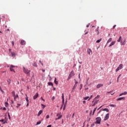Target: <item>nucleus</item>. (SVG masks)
Segmentation results:
<instances>
[{
    "instance_id": "obj_52",
    "label": "nucleus",
    "mask_w": 127,
    "mask_h": 127,
    "mask_svg": "<svg viewBox=\"0 0 127 127\" xmlns=\"http://www.w3.org/2000/svg\"><path fill=\"white\" fill-rule=\"evenodd\" d=\"M42 72H45V69H42Z\"/></svg>"
},
{
    "instance_id": "obj_25",
    "label": "nucleus",
    "mask_w": 127,
    "mask_h": 127,
    "mask_svg": "<svg viewBox=\"0 0 127 127\" xmlns=\"http://www.w3.org/2000/svg\"><path fill=\"white\" fill-rule=\"evenodd\" d=\"M95 31H96V33H97V35H99V34H100V32H99V29H96Z\"/></svg>"
},
{
    "instance_id": "obj_30",
    "label": "nucleus",
    "mask_w": 127,
    "mask_h": 127,
    "mask_svg": "<svg viewBox=\"0 0 127 127\" xmlns=\"http://www.w3.org/2000/svg\"><path fill=\"white\" fill-rule=\"evenodd\" d=\"M109 106L110 107H113V108H115V107H116V105L114 104H111Z\"/></svg>"
},
{
    "instance_id": "obj_49",
    "label": "nucleus",
    "mask_w": 127,
    "mask_h": 127,
    "mask_svg": "<svg viewBox=\"0 0 127 127\" xmlns=\"http://www.w3.org/2000/svg\"><path fill=\"white\" fill-rule=\"evenodd\" d=\"M27 105H26V107H27V106H29V102H27Z\"/></svg>"
},
{
    "instance_id": "obj_44",
    "label": "nucleus",
    "mask_w": 127,
    "mask_h": 127,
    "mask_svg": "<svg viewBox=\"0 0 127 127\" xmlns=\"http://www.w3.org/2000/svg\"><path fill=\"white\" fill-rule=\"evenodd\" d=\"M46 119H49V115H47Z\"/></svg>"
},
{
    "instance_id": "obj_48",
    "label": "nucleus",
    "mask_w": 127,
    "mask_h": 127,
    "mask_svg": "<svg viewBox=\"0 0 127 127\" xmlns=\"http://www.w3.org/2000/svg\"><path fill=\"white\" fill-rule=\"evenodd\" d=\"M0 90L1 92H3L2 89H1V87L0 86Z\"/></svg>"
},
{
    "instance_id": "obj_59",
    "label": "nucleus",
    "mask_w": 127,
    "mask_h": 127,
    "mask_svg": "<svg viewBox=\"0 0 127 127\" xmlns=\"http://www.w3.org/2000/svg\"><path fill=\"white\" fill-rule=\"evenodd\" d=\"M53 90L54 91H55L56 90V88H54Z\"/></svg>"
},
{
    "instance_id": "obj_26",
    "label": "nucleus",
    "mask_w": 127,
    "mask_h": 127,
    "mask_svg": "<svg viewBox=\"0 0 127 127\" xmlns=\"http://www.w3.org/2000/svg\"><path fill=\"white\" fill-rule=\"evenodd\" d=\"M11 54L12 57L15 56V53H13L12 52H11Z\"/></svg>"
},
{
    "instance_id": "obj_4",
    "label": "nucleus",
    "mask_w": 127,
    "mask_h": 127,
    "mask_svg": "<svg viewBox=\"0 0 127 127\" xmlns=\"http://www.w3.org/2000/svg\"><path fill=\"white\" fill-rule=\"evenodd\" d=\"M101 120H102V119H101V117L96 118V124H101Z\"/></svg>"
},
{
    "instance_id": "obj_20",
    "label": "nucleus",
    "mask_w": 127,
    "mask_h": 127,
    "mask_svg": "<svg viewBox=\"0 0 127 127\" xmlns=\"http://www.w3.org/2000/svg\"><path fill=\"white\" fill-rule=\"evenodd\" d=\"M54 83L55 84H56V85H57L58 84V81H57V78H55Z\"/></svg>"
},
{
    "instance_id": "obj_10",
    "label": "nucleus",
    "mask_w": 127,
    "mask_h": 127,
    "mask_svg": "<svg viewBox=\"0 0 127 127\" xmlns=\"http://www.w3.org/2000/svg\"><path fill=\"white\" fill-rule=\"evenodd\" d=\"M57 116L58 117V118H56V121H57V120H60V119L62 118V115H59V113H58Z\"/></svg>"
},
{
    "instance_id": "obj_60",
    "label": "nucleus",
    "mask_w": 127,
    "mask_h": 127,
    "mask_svg": "<svg viewBox=\"0 0 127 127\" xmlns=\"http://www.w3.org/2000/svg\"><path fill=\"white\" fill-rule=\"evenodd\" d=\"M41 64L42 66H43V63H41Z\"/></svg>"
},
{
    "instance_id": "obj_9",
    "label": "nucleus",
    "mask_w": 127,
    "mask_h": 127,
    "mask_svg": "<svg viewBox=\"0 0 127 127\" xmlns=\"http://www.w3.org/2000/svg\"><path fill=\"white\" fill-rule=\"evenodd\" d=\"M38 96H39L38 93H36V94L33 97V99L36 100L37 98H38Z\"/></svg>"
},
{
    "instance_id": "obj_17",
    "label": "nucleus",
    "mask_w": 127,
    "mask_h": 127,
    "mask_svg": "<svg viewBox=\"0 0 127 127\" xmlns=\"http://www.w3.org/2000/svg\"><path fill=\"white\" fill-rule=\"evenodd\" d=\"M127 92L125 91L124 93H122L120 94L119 95V96H120V97H121V96H123V95H127Z\"/></svg>"
},
{
    "instance_id": "obj_40",
    "label": "nucleus",
    "mask_w": 127,
    "mask_h": 127,
    "mask_svg": "<svg viewBox=\"0 0 127 127\" xmlns=\"http://www.w3.org/2000/svg\"><path fill=\"white\" fill-rule=\"evenodd\" d=\"M92 98H93V95H91L90 98L88 99V101H90L91 100V99H92Z\"/></svg>"
},
{
    "instance_id": "obj_24",
    "label": "nucleus",
    "mask_w": 127,
    "mask_h": 127,
    "mask_svg": "<svg viewBox=\"0 0 127 127\" xmlns=\"http://www.w3.org/2000/svg\"><path fill=\"white\" fill-rule=\"evenodd\" d=\"M112 41V38H110L107 42V44H108V43H110V42H111Z\"/></svg>"
},
{
    "instance_id": "obj_29",
    "label": "nucleus",
    "mask_w": 127,
    "mask_h": 127,
    "mask_svg": "<svg viewBox=\"0 0 127 127\" xmlns=\"http://www.w3.org/2000/svg\"><path fill=\"white\" fill-rule=\"evenodd\" d=\"M101 41H102V39H100L99 40H98L97 41H96V43H100V42H101Z\"/></svg>"
},
{
    "instance_id": "obj_61",
    "label": "nucleus",
    "mask_w": 127,
    "mask_h": 127,
    "mask_svg": "<svg viewBox=\"0 0 127 127\" xmlns=\"http://www.w3.org/2000/svg\"><path fill=\"white\" fill-rule=\"evenodd\" d=\"M39 62H40V63H42V62H41V61H39Z\"/></svg>"
},
{
    "instance_id": "obj_34",
    "label": "nucleus",
    "mask_w": 127,
    "mask_h": 127,
    "mask_svg": "<svg viewBox=\"0 0 127 127\" xmlns=\"http://www.w3.org/2000/svg\"><path fill=\"white\" fill-rule=\"evenodd\" d=\"M41 106H42V109H45V107H46V106H45V105H43V104H41Z\"/></svg>"
},
{
    "instance_id": "obj_12",
    "label": "nucleus",
    "mask_w": 127,
    "mask_h": 127,
    "mask_svg": "<svg viewBox=\"0 0 127 127\" xmlns=\"http://www.w3.org/2000/svg\"><path fill=\"white\" fill-rule=\"evenodd\" d=\"M92 50H91V49L87 50V53L89 54V55H91V53H92Z\"/></svg>"
},
{
    "instance_id": "obj_8",
    "label": "nucleus",
    "mask_w": 127,
    "mask_h": 127,
    "mask_svg": "<svg viewBox=\"0 0 127 127\" xmlns=\"http://www.w3.org/2000/svg\"><path fill=\"white\" fill-rule=\"evenodd\" d=\"M110 114L109 113L107 114L104 118V121H107V120H109V118H110Z\"/></svg>"
},
{
    "instance_id": "obj_47",
    "label": "nucleus",
    "mask_w": 127,
    "mask_h": 127,
    "mask_svg": "<svg viewBox=\"0 0 127 127\" xmlns=\"http://www.w3.org/2000/svg\"><path fill=\"white\" fill-rule=\"evenodd\" d=\"M9 52L10 53H11V50L10 49H9Z\"/></svg>"
},
{
    "instance_id": "obj_13",
    "label": "nucleus",
    "mask_w": 127,
    "mask_h": 127,
    "mask_svg": "<svg viewBox=\"0 0 127 127\" xmlns=\"http://www.w3.org/2000/svg\"><path fill=\"white\" fill-rule=\"evenodd\" d=\"M72 76H74V71H71L70 74L69 75V77L70 78H71V77H72Z\"/></svg>"
},
{
    "instance_id": "obj_57",
    "label": "nucleus",
    "mask_w": 127,
    "mask_h": 127,
    "mask_svg": "<svg viewBox=\"0 0 127 127\" xmlns=\"http://www.w3.org/2000/svg\"><path fill=\"white\" fill-rule=\"evenodd\" d=\"M11 104H13V100H11Z\"/></svg>"
},
{
    "instance_id": "obj_5",
    "label": "nucleus",
    "mask_w": 127,
    "mask_h": 127,
    "mask_svg": "<svg viewBox=\"0 0 127 127\" xmlns=\"http://www.w3.org/2000/svg\"><path fill=\"white\" fill-rule=\"evenodd\" d=\"M121 69H123V64H120L119 67L117 68V69H116V72H118V71L121 70Z\"/></svg>"
},
{
    "instance_id": "obj_2",
    "label": "nucleus",
    "mask_w": 127,
    "mask_h": 127,
    "mask_svg": "<svg viewBox=\"0 0 127 127\" xmlns=\"http://www.w3.org/2000/svg\"><path fill=\"white\" fill-rule=\"evenodd\" d=\"M12 95L13 96V97H14V101H16V99H18V94H16L15 95V92H14V91H13L12 92Z\"/></svg>"
},
{
    "instance_id": "obj_38",
    "label": "nucleus",
    "mask_w": 127,
    "mask_h": 127,
    "mask_svg": "<svg viewBox=\"0 0 127 127\" xmlns=\"http://www.w3.org/2000/svg\"><path fill=\"white\" fill-rule=\"evenodd\" d=\"M126 44V40H125V41L122 44V45H125Z\"/></svg>"
},
{
    "instance_id": "obj_46",
    "label": "nucleus",
    "mask_w": 127,
    "mask_h": 127,
    "mask_svg": "<svg viewBox=\"0 0 127 127\" xmlns=\"http://www.w3.org/2000/svg\"><path fill=\"white\" fill-rule=\"evenodd\" d=\"M121 74L119 75V76L117 78L118 80L120 79V77H121Z\"/></svg>"
},
{
    "instance_id": "obj_22",
    "label": "nucleus",
    "mask_w": 127,
    "mask_h": 127,
    "mask_svg": "<svg viewBox=\"0 0 127 127\" xmlns=\"http://www.w3.org/2000/svg\"><path fill=\"white\" fill-rule=\"evenodd\" d=\"M7 82L8 84V85H10V83L11 82V80H10V79H8L7 80Z\"/></svg>"
},
{
    "instance_id": "obj_36",
    "label": "nucleus",
    "mask_w": 127,
    "mask_h": 127,
    "mask_svg": "<svg viewBox=\"0 0 127 127\" xmlns=\"http://www.w3.org/2000/svg\"><path fill=\"white\" fill-rule=\"evenodd\" d=\"M88 98H89V96H87L84 98V100H88Z\"/></svg>"
},
{
    "instance_id": "obj_64",
    "label": "nucleus",
    "mask_w": 127,
    "mask_h": 127,
    "mask_svg": "<svg viewBox=\"0 0 127 127\" xmlns=\"http://www.w3.org/2000/svg\"><path fill=\"white\" fill-rule=\"evenodd\" d=\"M86 27H89V25H87L86 26Z\"/></svg>"
},
{
    "instance_id": "obj_15",
    "label": "nucleus",
    "mask_w": 127,
    "mask_h": 127,
    "mask_svg": "<svg viewBox=\"0 0 127 127\" xmlns=\"http://www.w3.org/2000/svg\"><path fill=\"white\" fill-rule=\"evenodd\" d=\"M125 97H120L119 98H118L117 99V101H122V100H125Z\"/></svg>"
},
{
    "instance_id": "obj_41",
    "label": "nucleus",
    "mask_w": 127,
    "mask_h": 127,
    "mask_svg": "<svg viewBox=\"0 0 127 127\" xmlns=\"http://www.w3.org/2000/svg\"><path fill=\"white\" fill-rule=\"evenodd\" d=\"M2 110H3V111H6V108H5V107H3L2 108Z\"/></svg>"
},
{
    "instance_id": "obj_54",
    "label": "nucleus",
    "mask_w": 127,
    "mask_h": 127,
    "mask_svg": "<svg viewBox=\"0 0 127 127\" xmlns=\"http://www.w3.org/2000/svg\"><path fill=\"white\" fill-rule=\"evenodd\" d=\"M77 84H78V82L75 81V85H77Z\"/></svg>"
},
{
    "instance_id": "obj_6",
    "label": "nucleus",
    "mask_w": 127,
    "mask_h": 127,
    "mask_svg": "<svg viewBox=\"0 0 127 127\" xmlns=\"http://www.w3.org/2000/svg\"><path fill=\"white\" fill-rule=\"evenodd\" d=\"M15 66H14V65H10V67H9V69H10V70L11 71H13L14 72V73H15V71L14 70V69H13V68H14Z\"/></svg>"
},
{
    "instance_id": "obj_31",
    "label": "nucleus",
    "mask_w": 127,
    "mask_h": 127,
    "mask_svg": "<svg viewBox=\"0 0 127 127\" xmlns=\"http://www.w3.org/2000/svg\"><path fill=\"white\" fill-rule=\"evenodd\" d=\"M26 101L27 102V103H28L29 102V100H28V97H27V95H26Z\"/></svg>"
},
{
    "instance_id": "obj_33",
    "label": "nucleus",
    "mask_w": 127,
    "mask_h": 127,
    "mask_svg": "<svg viewBox=\"0 0 127 127\" xmlns=\"http://www.w3.org/2000/svg\"><path fill=\"white\" fill-rule=\"evenodd\" d=\"M97 110V108H94L93 112V115H94V114H95V112H96V110Z\"/></svg>"
},
{
    "instance_id": "obj_51",
    "label": "nucleus",
    "mask_w": 127,
    "mask_h": 127,
    "mask_svg": "<svg viewBox=\"0 0 127 127\" xmlns=\"http://www.w3.org/2000/svg\"><path fill=\"white\" fill-rule=\"evenodd\" d=\"M65 107H66V105H64V109H63L64 111L65 110Z\"/></svg>"
},
{
    "instance_id": "obj_39",
    "label": "nucleus",
    "mask_w": 127,
    "mask_h": 127,
    "mask_svg": "<svg viewBox=\"0 0 127 127\" xmlns=\"http://www.w3.org/2000/svg\"><path fill=\"white\" fill-rule=\"evenodd\" d=\"M88 33H89V32L85 31V33L84 34V35H86V34H88Z\"/></svg>"
},
{
    "instance_id": "obj_7",
    "label": "nucleus",
    "mask_w": 127,
    "mask_h": 127,
    "mask_svg": "<svg viewBox=\"0 0 127 127\" xmlns=\"http://www.w3.org/2000/svg\"><path fill=\"white\" fill-rule=\"evenodd\" d=\"M62 100H63V105L61 107V110H62V108H63V105H64V93L62 94Z\"/></svg>"
},
{
    "instance_id": "obj_23",
    "label": "nucleus",
    "mask_w": 127,
    "mask_h": 127,
    "mask_svg": "<svg viewBox=\"0 0 127 127\" xmlns=\"http://www.w3.org/2000/svg\"><path fill=\"white\" fill-rule=\"evenodd\" d=\"M118 42H121L122 41V36H120L119 39L117 40Z\"/></svg>"
},
{
    "instance_id": "obj_42",
    "label": "nucleus",
    "mask_w": 127,
    "mask_h": 127,
    "mask_svg": "<svg viewBox=\"0 0 127 127\" xmlns=\"http://www.w3.org/2000/svg\"><path fill=\"white\" fill-rule=\"evenodd\" d=\"M95 98H96V99L98 100V99H99V98H100V96L99 95H97V96L96 97H95Z\"/></svg>"
},
{
    "instance_id": "obj_18",
    "label": "nucleus",
    "mask_w": 127,
    "mask_h": 127,
    "mask_svg": "<svg viewBox=\"0 0 127 127\" xmlns=\"http://www.w3.org/2000/svg\"><path fill=\"white\" fill-rule=\"evenodd\" d=\"M43 111L42 110H40L39 112H38V117H39V116H40V115H41V114H42L43 113Z\"/></svg>"
},
{
    "instance_id": "obj_50",
    "label": "nucleus",
    "mask_w": 127,
    "mask_h": 127,
    "mask_svg": "<svg viewBox=\"0 0 127 127\" xmlns=\"http://www.w3.org/2000/svg\"><path fill=\"white\" fill-rule=\"evenodd\" d=\"M12 44L13 46V45H14V43L13 42V41L12 42Z\"/></svg>"
},
{
    "instance_id": "obj_14",
    "label": "nucleus",
    "mask_w": 127,
    "mask_h": 127,
    "mask_svg": "<svg viewBox=\"0 0 127 127\" xmlns=\"http://www.w3.org/2000/svg\"><path fill=\"white\" fill-rule=\"evenodd\" d=\"M25 43H26V42H25L24 40H22L21 41L20 44L21 45H25Z\"/></svg>"
},
{
    "instance_id": "obj_21",
    "label": "nucleus",
    "mask_w": 127,
    "mask_h": 127,
    "mask_svg": "<svg viewBox=\"0 0 127 127\" xmlns=\"http://www.w3.org/2000/svg\"><path fill=\"white\" fill-rule=\"evenodd\" d=\"M43 120L42 119L41 121H40L38 122H37V124H36V126L38 125H40L41 124V122H42Z\"/></svg>"
},
{
    "instance_id": "obj_35",
    "label": "nucleus",
    "mask_w": 127,
    "mask_h": 127,
    "mask_svg": "<svg viewBox=\"0 0 127 127\" xmlns=\"http://www.w3.org/2000/svg\"><path fill=\"white\" fill-rule=\"evenodd\" d=\"M5 107H8V103L7 102H6L5 103Z\"/></svg>"
},
{
    "instance_id": "obj_28",
    "label": "nucleus",
    "mask_w": 127,
    "mask_h": 127,
    "mask_svg": "<svg viewBox=\"0 0 127 127\" xmlns=\"http://www.w3.org/2000/svg\"><path fill=\"white\" fill-rule=\"evenodd\" d=\"M33 66H34V67H37V64L36 63H34L33 64Z\"/></svg>"
},
{
    "instance_id": "obj_3",
    "label": "nucleus",
    "mask_w": 127,
    "mask_h": 127,
    "mask_svg": "<svg viewBox=\"0 0 127 127\" xmlns=\"http://www.w3.org/2000/svg\"><path fill=\"white\" fill-rule=\"evenodd\" d=\"M98 102H99V100L97 99V98H95L92 102V104H93L92 107H94L95 105H97V104H98Z\"/></svg>"
},
{
    "instance_id": "obj_45",
    "label": "nucleus",
    "mask_w": 127,
    "mask_h": 127,
    "mask_svg": "<svg viewBox=\"0 0 127 127\" xmlns=\"http://www.w3.org/2000/svg\"><path fill=\"white\" fill-rule=\"evenodd\" d=\"M8 117L9 120H10V115H9V114H8Z\"/></svg>"
},
{
    "instance_id": "obj_16",
    "label": "nucleus",
    "mask_w": 127,
    "mask_h": 127,
    "mask_svg": "<svg viewBox=\"0 0 127 127\" xmlns=\"http://www.w3.org/2000/svg\"><path fill=\"white\" fill-rule=\"evenodd\" d=\"M0 122H1V123H2L3 125H4L5 124H7V122H6V121L4 122V120H3V119L1 120Z\"/></svg>"
},
{
    "instance_id": "obj_63",
    "label": "nucleus",
    "mask_w": 127,
    "mask_h": 127,
    "mask_svg": "<svg viewBox=\"0 0 127 127\" xmlns=\"http://www.w3.org/2000/svg\"><path fill=\"white\" fill-rule=\"evenodd\" d=\"M78 76H79V78L80 79V74H79Z\"/></svg>"
},
{
    "instance_id": "obj_58",
    "label": "nucleus",
    "mask_w": 127,
    "mask_h": 127,
    "mask_svg": "<svg viewBox=\"0 0 127 127\" xmlns=\"http://www.w3.org/2000/svg\"><path fill=\"white\" fill-rule=\"evenodd\" d=\"M54 99H55V97L54 96V97L52 98V100H54Z\"/></svg>"
},
{
    "instance_id": "obj_62",
    "label": "nucleus",
    "mask_w": 127,
    "mask_h": 127,
    "mask_svg": "<svg viewBox=\"0 0 127 127\" xmlns=\"http://www.w3.org/2000/svg\"><path fill=\"white\" fill-rule=\"evenodd\" d=\"M117 83H119V79H117Z\"/></svg>"
},
{
    "instance_id": "obj_27",
    "label": "nucleus",
    "mask_w": 127,
    "mask_h": 127,
    "mask_svg": "<svg viewBox=\"0 0 127 127\" xmlns=\"http://www.w3.org/2000/svg\"><path fill=\"white\" fill-rule=\"evenodd\" d=\"M103 111H105L107 112V113H108V112L109 111V109H107V108H105L103 110Z\"/></svg>"
},
{
    "instance_id": "obj_32",
    "label": "nucleus",
    "mask_w": 127,
    "mask_h": 127,
    "mask_svg": "<svg viewBox=\"0 0 127 127\" xmlns=\"http://www.w3.org/2000/svg\"><path fill=\"white\" fill-rule=\"evenodd\" d=\"M48 85H49V86H53V83H52V82H48Z\"/></svg>"
},
{
    "instance_id": "obj_55",
    "label": "nucleus",
    "mask_w": 127,
    "mask_h": 127,
    "mask_svg": "<svg viewBox=\"0 0 127 127\" xmlns=\"http://www.w3.org/2000/svg\"><path fill=\"white\" fill-rule=\"evenodd\" d=\"M74 116H75V113H73L72 115V118H74Z\"/></svg>"
},
{
    "instance_id": "obj_56",
    "label": "nucleus",
    "mask_w": 127,
    "mask_h": 127,
    "mask_svg": "<svg viewBox=\"0 0 127 127\" xmlns=\"http://www.w3.org/2000/svg\"><path fill=\"white\" fill-rule=\"evenodd\" d=\"M83 104H86V101H83Z\"/></svg>"
},
{
    "instance_id": "obj_53",
    "label": "nucleus",
    "mask_w": 127,
    "mask_h": 127,
    "mask_svg": "<svg viewBox=\"0 0 127 127\" xmlns=\"http://www.w3.org/2000/svg\"><path fill=\"white\" fill-rule=\"evenodd\" d=\"M41 99L43 101H44V102L45 101V100H44V99H43V98L42 97H41Z\"/></svg>"
},
{
    "instance_id": "obj_11",
    "label": "nucleus",
    "mask_w": 127,
    "mask_h": 127,
    "mask_svg": "<svg viewBox=\"0 0 127 127\" xmlns=\"http://www.w3.org/2000/svg\"><path fill=\"white\" fill-rule=\"evenodd\" d=\"M115 44H116V41L112 42L109 45V47H111V46H113V45H115Z\"/></svg>"
},
{
    "instance_id": "obj_43",
    "label": "nucleus",
    "mask_w": 127,
    "mask_h": 127,
    "mask_svg": "<svg viewBox=\"0 0 127 127\" xmlns=\"http://www.w3.org/2000/svg\"><path fill=\"white\" fill-rule=\"evenodd\" d=\"M117 26V25H114L113 27V29H115L116 28V27Z\"/></svg>"
},
{
    "instance_id": "obj_37",
    "label": "nucleus",
    "mask_w": 127,
    "mask_h": 127,
    "mask_svg": "<svg viewBox=\"0 0 127 127\" xmlns=\"http://www.w3.org/2000/svg\"><path fill=\"white\" fill-rule=\"evenodd\" d=\"M76 87H77V85L75 84L73 87V90H74V89H76Z\"/></svg>"
},
{
    "instance_id": "obj_19",
    "label": "nucleus",
    "mask_w": 127,
    "mask_h": 127,
    "mask_svg": "<svg viewBox=\"0 0 127 127\" xmlns=\"http://www.w3.org/2000/svg\"><path fill=\"white\" fill-rule=\"evenodd\" d=\"M100 87H103V84H99L98 85H97V86H96V87L99 89V88H100Z\"/></svg>"
},
{
    "instance_id": "obj_1",
    "label": "nucleus",
    "mask_w": 127,
    "mask_h": 127,
    "mask_svg": "<svg viewBox=\"0 0 127 127\" xmlns=\"http://www.w3.org/2000/svg\"><path fill=\"white\" fill-rule=\"evenodd\" d=\"M23 72L25 73V74H26V75H28V76H29L30 75V70H28V69L25 68L24 66L23 67Z\"/></svg>"
}]
</instances>
